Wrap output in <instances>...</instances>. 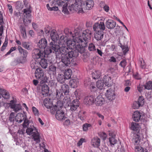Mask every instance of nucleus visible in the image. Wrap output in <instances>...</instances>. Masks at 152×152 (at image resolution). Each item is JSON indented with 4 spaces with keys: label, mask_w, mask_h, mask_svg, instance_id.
Masks as SVG:
<instances>
[{
    "label": "nucleus",
    "mask_w": 152,
    "mask_h": 152,
    "mask_svg": "<svg viewBox=\"0 0 152 152\" xmlns=\"http://www.w3.org/2000/svg\"><path fill=\"white\" fill-rule=\"evenodd\" d=\"M93 29L95 31V39L97 41L101 40L104 37L103 31L105 29L104 23L100 22L99 23H95L93 26Z\"/></svg>",
    "instance_id": "f03ea898"
},
{
    "label": "nucleus",
    "mask_w": 152,
    "mask_h": 152,
    "mask_svg": "<svg viewBox=\"0 0 152 152\" xmlns=\"http://www.w3.org/2000/svg\"><path fill=\"white\" fill-rule=\"evenodd\" d=\"M100 140L97 137L93 138L91 140V145L94 147H99L100 145Z\"/></svg>",
    "instance_id": "dca6fc26"
},
{
    "label": "nucleus",
    "mask_w": 152,
    "mask_h": 152,
    "mask_svg": "<svg viewBox=\"0 0 152 152\" xmlns=\"http://www.w3.org/2000/svg\"><path fill=\"white\" fill-rule=\"evenodd\" d=\"M23 121H24V122L23 124V126L24 128L25 127L27 128L29 126L28 125L30 122L26 118Z\"/></svg>",
    "instance_id": "5fc2aeb1"
},
{
    "label": "nucleus",
    "mask_w": 152,
    "mask_h": 152,
    "mask_svg": "<svg viewBox=\"0 0 152 152\" xmlns=\"http://www.w3.org/2000/svg\"><path fill=\"white\" fill-rule=\"evenodd\" d=\"M61 88L62 91L65 95H67L69 92V86L65 83H62L61 85Z\"/></svg>",
    "instance_id": "393cba45"
},
{
    "label": "nucleus",
    "mask_w": 152,
    "mask_h": 152,
    "mask_svg": "<svg viewBox=\"0 0 152 152\" xmlns=\"http://www.w3.org/2000/svg\"><path fill=\"white\" fill-rule=\"evenodd\" d=\"M140 128V126L138 124L132 122L131 124V129L134 131H138Z\"/></svg>",
    "instance_id": "c9c22d12"
},
{
    "label": "nucleus",
    "mask_w": 152,
    "mask_h": 152,
    "mask_svg": "<svg viewBox=\"0 0 152 152\" xmlns=\"http://www.w3.org/2000/svg\"><path fill=\"white\" fill-rule=\"evenodd\" d=\"M26 118V116L24 114L19 113H18L15 117V120L18 123H20Z\"/></svg>",
    "instance_id": "4468645a"
},
{
    "label": "nucleus",
    "mask_w": 152,
    "mask_h": 152,
    "mask_svg": "<svg viewBox=\"0 0 152 152\" xmlns=\"http://www.w3.org/2000/svg\"><path fill=\"white\" fill-rule=\"evenodd\" d=\"M50 99L48 98L45 99L44 101V104L47 108H51L53 109L54 108L52 106V103Z\"/></svg>",
    "instance_id": "b1692460"
},
{
    "label": "nucleus",
    "mask_w": 152,
    "mask_h": 152,
    "mask_svg": "<svg viewBox=\"0 0 152 152\" xmlns=\"http://www.w3.org/2000/svg\"><path fill=\"white\" fill-rule=\"evenodd\" d=\"M102 81L105 85L108 87L111 86V78L108 76H105L103 78Z\"/></svg>",
    "instance_id": "412c9836"
},
{
    "label": "nucleus",
    "mask_w": 152,
    "mask_h": 152,
    "mask_svg": "<svg viewBox=\"0 0 152 152\" xmlns=\"http://www.w3.org/2000/svg\"><path fill=\"white\" fill-rule=\"evenodd\" d=\"M57 79L58 82L62 84L64 83L66 79L63 74H58Z\"/></svg>",
    "instance_id": "72a5a7b5"
},
{
    "label": "nucleus",
    "mask_w": 152,
    "mask_h": 152,
    "mask_svg": "<svg viewBox=\"0 0 152 152\" xmlns=\"http://www.w3.org/2000/svg\"><path fill=\"white\" fill-rule=\"evenodd\" d=\"M83 5L85 6L84 9L86 10H89L92 8L94 5V2L93 0H87L83 2Z\"/></svg>",
    "instance_id": "f8f14e48"
},
{
    "label": "nucleus",
    "mask_w": 152,
    "mask_h": 152,
    "mask_svg": "<svg viewBox=\"0 0 152 152\" xmlns=\"http://www.w3.org/2000/svg\"><path fill=\"white\" fill-rule=\"evenodd\" d=\"M33 51V57L35 59L41 60L46 57L45 53H44V51L43 50L35 49Z\"/></svg>",
    "instance_id": "39448f33"
},
{
    "label": "nucleus",
    "mask_w": 152,
    "mask_h": 152,
    "mask_svg": "<svg viewBox=\"0 0 152 152\" xmlns=\"http://www.w3.org/2000/svg\"><path fill=\"white\" fill-rule=\"evenodd\" d=\"M94 99L92 96H88L86 97L84 99V102L86 105H91L94 102Z\"/></svg>",
    "instance_id": "4be33fe9"
},
{
    "label": "nucleus",
    "mask_w": 152,
    "mask_h": 152,
    "mask_svg": "<svg viewBox=\"0 0 152 152\" xmlns=\"http://www.w3.org/2000/svg\"><path fill=\"white\" fill-rule=\"evenodd\" d=\"M88 50L90 51H92L96 50L95 46L92 43L90 44L88 46Z\"/></svg>",
    "instance_id": "4d7b16f0"
},
{
    "label": "nucleus",
    "mask_w": 152,
    "mask_h": 152,
    "mask_svg": "<svg viewBox=\"0 0 152 152\" xmlns=\"http://www.w3.org/2000/svg\"><path fill=\"white\" fill-rule=\"evenodd\" d=\"M69 85L72 88H76L78 85V80L76 79L70 80L69 81Z\"/></svg>",
    "instance_id": "2f4dec72"
},
{
    "label": "nucleus",
    "mask_w": 152,
    "mask_h": 152,
    "mask_svg": "<svg viewBox=\"0 0 152 152\" xmlns=\"http://www.w3.org/2000/svg\"><path fill=\"white\" fill-rule=\"evenodd\" d=\"M15 113L13 112H12L10 114L9 117V120L10 122H12L13 124L15 121Z\"/></svg>",
    "instance_id": "09e8293b"
},
{
    "label": "nucleus",
    "mask_w": 152,
    "mask_h": 152,
    "mask_svg": "<svg viewBox=\"0 0 152 152\" xmlns=\"http://www.w3.org/2000/svg\"><path fill=\"white\" fill-rule=\"evenodd\" d=\"M126 64V60L124 59L123 60L120 62L119 65L124 68Z\"/></svg>",
    "instance_id": "338daca9"
},
{
    "label": "nucleus",
    "mask_w": 152,
    "mask_h": 152,
    "mask_svg": "<svg viewBox=\"0 0 152 152\" xmlns=\"http://www.w3.org/2000/svg\"><path fill=\"white\" fill-rule=\"evenodd\" d=\"M145 88V89L150 90L152 88V82L149 81L146 83L144 85Z\"/></svg>",
    "instance_id": "a18cd8bd"
},
{
    "label": "nucleus",
    "mask_w": 152,
    "mask_h": 152,
    "mask_svg": "<svg viewBox=\"0 0 152 152\" xmlns=\"http://www.w3.org/2000/svg\"><path fill=\"white\" fill-rule=\"evenodd\" d=\"M26 57L23 56L20 57L17 59L16 61L18 63H24L26 61Z\"/></svg>",
    "instance_id": "37998d69"
},
{
    "label": "nucleus",
    "mask_w": 152,
    "mask_h": 152,
    "mask_svg": "<svg viewBox=\"0 0 152 152\" xmlns=\"http://www.w3.org/2000/svg\"><path fill=\"white\" fill-rule=\"evenodd\" d=\"M72 71L71 69H68L65 70L64 75L66 79H68L71 78Z\"/></svg>",
    "instance_id": "f704fd0d"
},
{
    "label": "nucleus",
    "mask_w": 152,
    "mask_h": 152,
    "mask_svg": "<svg viewBox=\"0 0 152 152\" xmlns=\"http://www.w3.org/2000/svg\"><path fill=\"white\" fill-rule=\"evenodd\" d=\"M48 85L51 87H55L56 85V83H55L54 81L51 80L50 81Z\"/></svg>",
    "instance_id": "774afa93"
},
{
    "label": "nucleus",
    "mask_w": 152,
    "mask_h": 152,
    "mask_svg": "<svg viewBox=\"0 0 152 152\" xmlns=\"http://www.w3.org/2000/svg\"><path fill=\"white\" fill-rule=\"evenodd\" d=\"M50 35L51 38L53 41V42H55L57 40L58 37V35H57L55 31L54 30H52L50 32Z\"/></svg>",
    "instance_id": "cd10ccee"
},
{
    "label": "nucleus",
    "mask_w": 152,
    "mask_h": 152,
    "mask_svg": "<svg viewBox=\"0 0 152 152\" xmlns=\"http://www.w3.org/2000/svg\"><path fill=\"white\" fill-rule=\"evenodd\" d=\"M0 92L2 96L4 99H8L10 98V94L7 91L0 88Z\"/></svg>",
    "instance_id": "5701e85b"
},
{
    "label": "nucleus",
    "mask_w": 152,
    "mask_h": 152,
    "mask_svg": "<svg viewBox=\"0 0 152 152\" xmlns=\"http://www.w3.org/2000/svg\"><path fill=\"white\" fill-rule=\"evenodd\" d=\"M63 102L64 106H69L71 103V100L70 97L69 96H65L63 99Z\"/></svg>",
    "instance_id": "a878e982"
},
{
    "label": "nucleus",
    "mask_w": 152,
    "mask_h": 152,
    "mask_svg": "<svg viewBox=\"0 0 152 152\" xmlns=\"http://www.w3.org/2000/svg\"><path fill=\"white\" fill-rule=\"evenodd\" d=\"M114 90L110 89L106 91L105 94V96L109 100L112 101L115 98V95Z\"/></svg>",
    "instance_id": "1a4fd4ad"
},
{
    "label": "nucleus",
    "mask_w": 152,
    "mask_h": 152,
    "mask_svg": "<svg viewBox=\"0 0 152 152\" xmlns=\"http://www.w3.org/2000/svg\"><path fill=\"white\" fill-rule=\"evenodd\" d=\"M99 136L102 138L103 140H105L107 138V135L104 132H100L98 133Z\"/></svg>",
    "instance_id": "e2e57ef3"
},
{
    "label": "nucleus",
    "mask_w": 152,
    "mask_h": 152,
    "mask_svg": "<svg viewBox=\"0 0 152 152\" xmlns=\"http://www.w3.org/2000/svg\"><path fill=\"white\" fill-rule=\"evenodd\" d=\"M30 46V43L29 42H22V46L26 49L30 50L31 49Z\"/></svg>",
    "instance_id": "a19ab883"
},
{
    "label": "nucleus",
    "mask_w": 152,
    "mask_h": 152,
    "mask_svg": "<svg viewBox=\"0 0 152 152\" xmlns=\"http://www.w3.org/2000/svg\"><path fill=\"white\" fill-rule=\"evenodd\" d=\"M120 47L122 49L124 54H125L128 51L129 48L126 45H121Z\"/></svg>",
    "instance_id": "13d9d810"
},
{
    "label": "nucleus",
    "mask_w": 152,
    "mask_h": 152,
    "mask_svg": "<svg viewBox=\"0 0 152 152\" xmlns=\"http://www.w3.org/2000/svg\"><path fill=\"white\" fill-rule=\"evenodd\" d=\"M18 49L20 54L21 55L22 54V56L26 57H27L28 53L27 50L23 49L20 46L18 47Z\"/></svg>",
    "instance_id": "7c9ffc66"
},
{
    "label": "nucleus",
    "mask_w": 152,
    "mask_h": 152,
    "mask_svg": "<svg viewBox=\"0 0 152 152\" xmlns=\"http://www.w3.org/2000/svg\"><path fill=\"white\" fill-rule=\"evenodd\" d=\"M39 64L44 69H46L48 65V61L47 60L45 59V58L41 59L39 62Z\"/></svg>",
    "instance_id": "bb28decb"
},
{
    "label": "nucleus",
    "mask_w": 152,
    "mask_h": 152,
    "mask_svg": "<svg viewBox=\"0 0 152 152\" xmlns=\"http://www.w3.org/2000/svg\"><path fill=\"white\" fill-rule=\"evenodd\" d=\"M61 61L66 66H68L70 64L71 59L68 56V55L63 54L61 55Z\"/></svg>",
    "instance_id": "9d476101"
},
{
    "label": "nucleus",
    "mask_w": 152,
    "mask_h": 152,
    "mask_svg": "<svg viewBox=\"0 0 152 152\" xmlns=\"http://www.w3.org/2000/svg\"><path fill=\"white\" fill-rule=\"evenodd\" d=\"M137 102L141 106H142L143 105L145 102L143 97L142 96H139Z\"/></svg>",
    "instance_id": "c03bdc74"
},
{
    "label": "nucleus",
    "mask_w": 152,
    "mask_h": 152,
    "mask_svg": "<svg viewBox=\"0 0 152 152\" xmlns=\"http://www.w3.org/2000/svg\"><path fill=\"white\" fill-rule=\"evenodd\" d=\"M116 23L113 20H108L105 23L106 26L108 29H113L116 26Z\"/></svg>",
    "instance_id": "6ab92c4d"
},
{
    "label": "nucleus",
    "mask_w": 152,
    "mask_h": 152,
    "mask_svg": "<svg viewBox=\"0 0 152 152\" xmlns=\"http://www.w3.org/2000/svg\"><path fill=\"white\" fill-rule=\"evenodd\" d=\"M67 38L64 36H62L59 40L58 43L59 45L64 44H66Z\"/></svg>",
    "instance_id": "473e14b6"
},
{
    "label": "nucleus",
    "mask_w": 152,
    "mask_h": 152,
    "mask_svg": "<svg viewBox=\"0 0 152 152\" xmlns=\"http://www.w3.org/2000/svg\"><path fill=\"white\" fill-rule=\"evenodd\" d=\"M141 107L140 105L138 104L137 102H134L133 103L132 107L134 109H138L139 107Z\"/></svg>",
    "instance_id": "680f3d73"
},
{
    "label": "nucleus",
    "mask_w": 152,
    "mask_h": 152,
    "mask_svg": "<svg viewBox=\"0 0 152 152\" xmlns=\"http://www.w3.org/2000/svg\"><path fill=\"white\" fill-rule=\"evenodd\" d=\"M91 126V125L89 124L86 123L84 124L83 126V131H87Z\"/></svg>",
    "instance_id": "de8ad7c7"
},
{
    "label": "nucleus",
    "mask_w": 152,
    "mask_h": 152,
    "mask_svg": "<svg viewBox=\"0 0 152 152\" xmlns=\"http://www.w3.org/2000/svg\"><path fill=\"white\" fill-rule=\"evenodd\" d=\"M83 1L82 0H75L73 4L74 10L78 12V13L83 12Z\"/></svg>",
    "instance_id": "423d86ee"
},
{
    "label": "nucleus",
    "mask_w": 152,
    "mask_h": 152,
    "mask_svg": "<svg viewBox=\"0 0 152 152\" xmlns=\"http://www.w3.org/2000/svg\"><path fill=\"white\" fill-rule=\"evenodd\" d=\"M101 73L99 71H96L92 73L93 78L94 79L99 78L101 76Z\"/></svg>",
    "instance_id": "4c0bfd02"
},
{
    "label": "nucleus",
    "mask_w": 152,
    "mask_h": 152,
    "mask_svg": "<svg viewBox=\"0 0 152 152\" xmlns=\"http://www.w3.org/2000/svg\"><path fill=\"white\" fill-rule=\"evenodd\" d=\"M92 83L91 81L89 80V79H86L85 81H84V85L86 87H88L89 86L91 85V84Z\"/></svg>",
    "instance_id": "052dcab7"
},
{
    "label": "nucleus",
    "mask_w": 152,
    "mask_h": 152,
    "mask_svg": "<svg viewBox=\"0 0 152 152\" xmlns=\"http://www.w3.org/2000/svg\"><path fill=\"white\" fill-rule=\"evenodd\" d=\"M55 116L57 120L62 121L65 120L66 118L65 116L64 113L62 110H57L55 114Z\"/></svg>",
    "instance_id": "6e6552de"
},
{
    "label": "nucleus",
    "mask_w": 152,
    "mask_h": 152,
    "mask_svg": "<svg viewBox=\"0 0 152 152\" xmlns=\"http://www.w3.org/2000/svg\"><path fill=\"white\" fill-rule=\"evenodd\" d=\"M68 0H57V3L59 6H64L67 4Z\"/></svg>",
    "instance_id": "79ce46f5"
},
{
    "label": "nucleus",
    "mask_w": 152,
    "mask_h": 152,
    "mask_svg": "<svg viewBox=\"0 0 152 152\" xmlns=\"http://www.w3.org/2000/svg\"><path fill=\"white\" fill-rule=\"evenodd\" d=\"M79 52L76 49L75 50L70 49L68 53V56L71 59L73 58H76L79 55Z\"/></svg>",
    "instance_id": "2eb2a0df"
},
{
    "label": "nucleus",
    "mask_w": 152,
    "mask_h": 152,
    "mask_svg": "<svg viewBox=\"0 0 152 152\" xmlns=\"http://www.w3.org/2000/svg\"><path fill=\"white\" fill-rule=\"evenodd\" d=\"M23 12L24 14V17H23V21L24 23H26L27 21L28 23H30L31 20H30L28 19L27 17H29L30 16V12L28 9H25L23 10Z\"/></svg>",
    "instance_id": "f3484780"
},
{
    "label": "nucleus",
    "mask_w": 152,
    "mask_h": 152,
    "mask_svg": "<svg viewBox=\"0 0 152 152\" xmlns=\"http://www.w3.org/2000/svg\"><path fill=\"white\" fill-rule=\"evenodd\" d=\"M96 86L100 89H102L104 88V83L102 80H98L96 82Z\"/></svg>",
    "instance_id": "ea45409f"
},
{
    "label": "nucleus",
    "mask_w": 152,
    "mask_h": 152,
    "mask_svg": "<svg viewBox=\"0 0 152 152\" xmlns=\"http://www.w3.org/2000/svg\"><path fill=\"white\" fill-rule=\"evenodd\" d=\"M49 46H48L45 50V49L43 50L44 51V53H45V56L48 55L52 52H55V51L53 50L52 47L50 46V44Z\"/></svg>",
    "instance_id": "c756f323"
},
{
    "label": "nucleus",
    "mask_w": 152,
    "mask_h": 152,
    "mask_svg": "<svg viewBox=\"0 0 152 152\" xmlns=\"http://www.w3.org/2000/svg\"><path fill=\"white\" fill-rule=\"evenodd\" d=\"M49 70L50 71L53 72V74L56 73V67L54 65H51L49 66Z\"/></svg>",
    "instance_id": "bf43d9fd"
},
{
    "label": "nucleus",
    "mask_w": 152,
    "mask_h": 152,
    "mask_svg": "<svg viewBox=\"0 0 152 152\" xmlns=\"http://www.w3.org/2000/svg\"><path fill=\"white\" fill-rule=\"evenodd\" d=\"M50 46L53 48V50L55 51L56 55L57 57L59 55H63V54L68 55V53L70 49L66 45L64 44L59 45H57L56 43L54 42H50Z\"/></svg>",
    "instance_id": "7ed1b4c3"
},
{
    "label": "nucleus",
    "mask_w": 152,
    "mask_h": 152,
    "mask_svg": "<svg viewBox=\"0 0 152 152\" xmlns=\"http://www.w3.org/2000/svg\"><path fill=\"white\" fill-rule=\"evenodd\" d=\"M104 102V99L101 95H98L95 99V103L97 106L102 105Z\"/></svg>",
    "instance_id": "a211bd4d"
},
{
    "label": "nucleus",
    "mask_w": 152,
    "mask_h": 152,
    "mask_svg": "<svg viewBox=\"0 0 152 152\" xmlns=\"http://www.w3.org/2000/svg\"><path fill=\"white\" fill-rule=\"evenodd\" d=\"M46 7L48 10L50 11H56L58 10V7L54 6L53 7H50V5L49 4H47Z\"/></svg>",
    "instance_id": "49530a36"
},
{
    "label": "nucleus",
    "mask_w": 152,
    "mask_h": 152,
    "mask_svg": "<svg viewBox=\"0 0 152 152\" xmlns=\"http://www.w3.org/2000/svg\"><path fill=\"white\" fill-rule=\"evenodd\" d=\"M135 150L136 152H145L143 148L137 145L135 146Z\"/></svg>",
    "instance_id": "3c124183"
},
{
    "label": "nucleus",
    "mask_w": 152,
    "mask_h": 152,
    "mask_svg": "<svg viewBox=\"0 0 152 152\" xmlns=\"http://www.w3.org/2000/svg\"><path fill=\"white\" fill-rule=\"evenodd\" d=\"M47 44V43L46 39L45 38H42L39 41L37 45L39 49L43 50L46 47Z\"/></svg>",
    "instance_id": "ddd939ff"
},
{
    "label": "nucleus",
    "mask_w": 152,
    "mask_h": 152,
    "mask_svg": "<svg viewBox=\"0 0 152 152\" xmlns=\"http://www.w3.org/2000/svg\"><path fill=\"white\" fill-rule=\"evenodd\" d=\"M108 150V148L105 145L102 146L100 149L102 152H107Z\"/></svg>",
    "instance_id": "69168bd1"
},
{
    "label": "nucleus",
    "mask_w": 152,
    "mask_h": 152,
    "mask_svg": "<svg viewBox=\"0 0 152 152\" xmlns=\"http://www.w3.org/2000/svg\"><path fill=\"white\" fill-rule=\"evenodd\" d=\"M78 100L74 99L73 101L70 105V110L72 111H74L76 110L79 106L80 104Z\"/></svg>",
    "instance_id": "9b49d317"
},
{
    "label": "nucleus",
    "mask_w": 152,
    "mask_h": 152,
    "mask_svg": "<svg viewBox=\"0 0 152 152\" xmlns=\"http://www.w3.org/2000/svg\"><path fill=\"white\" fill-rule=\"evenodd\" d=\"M86 112L83 111H80L78 114V118L82 121L84 120L86 118Z\"/></svg>",
    "instance_id": "58836bf2"
},
{
    "label": "nucleus",
    "mask_w": 152,
    "mask_h": 152,
    "mask_svg": "<svg viewBox=\"0 0 152 152\" xmlns=\"http://www.w3.org/2000/svg\"><path fill=\"white\" fill-rule=\"evenodd\" d=\"M140 139V136L136 134L134 137L133 138V141L136 143L137 144L138 142Z\"/></svg>",
    "instance_id": "0e129e2a"
},
{
    "label": "nucleus",
    "mask_w": 152,
    "mask_h": 152,
    "mask_svg": "<svg viewBox=\"0 0 152 152\" xmlns=\"http://www.w3.org/2000/svg\"><path fill=\"white\" fill-rule=\"evenodd\" d=\"M92 34L91 31L88 29L84 31L81 34L75 37L73 40H67L66 46L69 47L70 49H72L75 46V49L80 53H83L85 51V48L87 45V40L91 38Z\"/></svg>",
    "instance_id": "f257e3e1"
},
{
    "label": "nucleus",
    "mask_w": 152,
    "mask_h": 152,
    "mask_svg": "<svg viewBox=\"0 0 152 152\" xmlns=\"http://www.w3.org/2000/svg\"><path fill=\"white\" fill-rule=\"evenodd\" d=\"M110 144L111 145H114L117 143V140L115 139L114 137H110L109 138Z\"/></svg>",
    "instance_id": "864d4df0"
},
{
    "label": "nucleus",
    "mask_w": 152,
    "mask_h": 152,
    "mask_svg": "<svg viewBox=\"0 0 152 152\" xmlns=\"http://www.w3.org/2000/svg\"><path fill=\"white\" fill-rule=\"evenodd\" d=\"M35 76L37 79L41 80L40 83H43L46 82L43 81L44 75V71L41 68L37 69L35 72Z\"/></svg>",
    "instance_id": "0eeeda50"
},
{
    "label": "nucleus",
    "mask_w": 152,
    "mask_h": 152,
    "mask_svg": "<svg viewBox=\"0 0 152 152\" xmlns=\"http://www.w3.org/2000/svg\"><path fill=\"white\" fill-rule=\"evenodd\" d=\"M12 109L15 112H17L21 109V106L19 104H16L15 105L14 108Z\"/></svg>",
    "instance_id": "8fccbe9b"
},
{
    "label": "nucleus",
    "mask_w": 152,
    "mask_h": 152,
    "mask_svg": "<svg viewBox=\"0 0 152 152\" xmlns=\"http://www.w3.org/2000/svg\"><path fill=\"white\" fill-rule=\"evenodd\" d=\"M26 133L28 135H31L32 139L37 143L40 142V136L36 128L34 126H28L26 130Z\"/></svg>",
    "instance_id": "20e7f679"
},
{
    "label": "nucleus",
    "mask_w": 152,
    "mask_h": 152,
    "mask_svg": "<svg viewBox=\"0 0 152 152\" xmlns=\"http://www.w3.org/2000/svg\"><path fill=\"white\" fill-rule=\"evenodd\" d=\"M88 88L91 90L92 91H95L96 90L97 88L95 86V83L92 82V83L90 85Z\"/></svg>",
    "instance_id": "603ef678"
},
{
    "label": "nucleus",
    "mask_w": 152,
    "mask_h": 152,
    "mask_svg": "<svg viewBox=\"0 0 152 152\" xmlns=\"http://www.w3.org/2000/svg\"><path fill=\"white\" fill-rule=\"evenodd\" d=\"M63 97L62 91L60 90H56V98L58 99H61Z\"/></svg>",
    "instance_id": "e433bc0d"
},
{
    "label": "nucleus",
    "mask_w": 152,
    "mask_h": 152,
    "mask_svg": "<svg viewBox=\"0 0 152 152\" xmlns=\"http://www.w3.org/2000/svg\"><path fill=\"white\" fill-rule=\"evenodd\" d=\"M141 117V115L140 113L137 111L134 113L132 118L134 121L136 122H138L140 120Z\"/></svg>",
    "instance_id": "c85d7f7f"
},
{
    "label": "nucleus",
    "mask_w": 152,
    "mask_h": 152,
    "mask_svg": "<svg viewBox=\"0 0 152 152\" xmlns=\"http://www.w3.org/2000/svg\"><path fill=\"white\" fill-rule=\"evenodd\" d=\"M64 105L63 102L59 100L57 102V104L56 105V108H61Z\"/></svg>",
    "instance_id": "6e6d98bb"
},
{
    "label": "nucleus",
    "mask_w": 152,
    "mask_h": 152,
    "mask_svg": "<svg viewBox=\"0 0 152 152\" xmlns=\"http://www.w3.org/2000/svg\"><path fill=\"white\" fill-rule=\"evenodd\" d=\"M49 91V88L47 85H45L42 86L41 93L44 97L48 95Z\"/></svg>",
    "instance_id": "aec40b11"
}]
</instances>
